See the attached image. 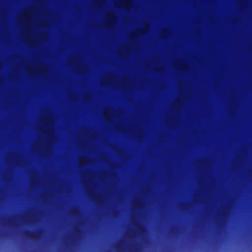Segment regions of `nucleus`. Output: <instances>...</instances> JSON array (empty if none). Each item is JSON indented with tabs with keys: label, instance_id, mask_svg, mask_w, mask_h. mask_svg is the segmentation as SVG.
Wrapping results in <instances>:
<instances>
[{
	"label": "nucleus",
	"instance_id": "obj_1",
	"mask_svg": "<svg viewBox=\"0 0 252 252\" xmlns=\"http://www.w3.org/2000/svg\"><path fill=\"white\" fill-rule=\"evenodd\" d=\"M28 236L30 237L31 238H33L35 237V235H33V234H28Z\"/></svg>",
	"mask_w": 252,
	"mask_h": 252
},
{
	"label": "nucleus",
	"instance_id": "obj_2",
	"mask_svg": "<svg viewBox=\"0 0 252 252\" xmlns=\"http://www.w3.org/2000/svg\"><path fill=\"white\" fill-rule=\"evenodd\" d=\"M138 229H139V230L140 231H141V232H142V231H143V228H141V227H139V228H138Z\"/></svg>",
	"mask_w": 252,
	"mask_h": 252
}]
</instances>
